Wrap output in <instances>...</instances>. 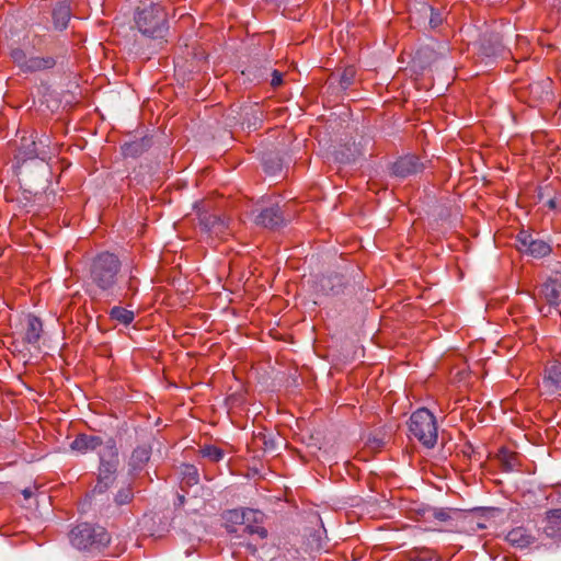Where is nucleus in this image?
<instances>
[{"label":"nucleus","mask_w":561,"mask_h":561,"mask_svg":"<svg viewBox=\"0 0 561 561\" xmlns=\"http://www.w3.org/2000/svg\"><path fill=\"white\" fill-rule=\"evenodd\" d=\"M121 268L118 257L110 252L98 254L90 265V278L102 290H110L116 284V276Z\"/></svg>","instance_id":"obj_1"},{"label":"nucleus","mask_w":561,"mask_h":561,"mask_svg":"<svg viewBox=\"0 0 561 561\" xmlns=\"http://www.w3.org/2000/svg\"><path fill=\"white\" fill-rule=\"evenodd\" d=\"M71 545L78 550L98 551L110 543L105 528L89 523L77 525L69 534Z\"/></svg>","instance_id":"obj_2"},{"label":"nucleus","mask_w":561,"mask_h":561,"mask_svg":"<svg viewBox=\"0 0 561 561\" xmlns=\"http://www.w3.org/2000/svg\"><path fill=\"white\" fill-rule=\"evenodd\" d=\"M409 431L426 448H433L437 443L436 417L426 408L417 409L411 414Z\"/></svg>","instance_id":"obj_3"},{"label":"nucleus","mask_w":561,"mask_h":561,"mask_svg":"<svg viewBox=\"0 0 561 561\" xmlns=\"http://www.w3.org/2000/svg\"><path fill=\"white\" fill-rule=\"evenodd\" d=\"M135 21L139 32L151 38L163 37L168 31L167 14L159 4H150L139 10Z\"/></svg>","instance_id":"obj_4"},{"label":"nucleus","mask_w":561,"mask_h":561,"mask_svg":"<svg viewBox=\"0 0 561 561\" xmlns=\"http://www.w3.org/2000/svg\"><path fill=\"white\" fill-rule=\"evenodd\" d=\"M517 248L520 252L540 259L551 252L550 245L543 240L536 239L528 231H520L517 234Z\"/></svg>","instance_id":"obj_5"},{"label":"nucleus","mask_w":561,"mask_h":561,"mask_svg":"<svg viewBox=\"0 0 561 561\" xmlns=\"http://www.w3.org/2000/svg\"><path fill=\"white\" fill-rule=\"evenodd\" d=\"M199 225L210 238L225 239L229 234L227 221L218 215L208 213L199 215Z\"/></svg>","instance_id":"obj_6"},{"label":"nucleus","mask_w":561,"mask_h":561,"mask_svg":"<svg viewBox=\"0 0 561 561\" xmlns=\"http://www.w3.org/2000/svg\"><path fill=\"white\" fill-rule=\"evenodd\" d=\"M541 386L545 393L561 397V363L554 362L546 368Z\"/></svg>","instance_id":"obj_7"},{"label":"nucleus","mask_w":561,"mask_h":561,"mask_svg":"<svg viewBox=\"0 0 561 561\" xmlns=\"http://www.w3.org/2000/svg\"><path fill=\"white\" fill-rule=\"evenodd\" d=\"M424 165L416 156L408 154L399 158L392 164V172L396 176L408 178L423 170Z\"/></svg>","instance_id":"obj_8"},{"label":"nucleus","mask_w":561,"mask_h":561,"mask_svg":"<svg viewBox=\"0 0 561 561\" xmlns=\"http://www.w3.org/2000/svg\"><path fill=\"white\" fill-rule=\"evenodd\" d=\"M118 462H100L98 482L92 493H104L114 482Z\"/></svg>","instance_id":"obj_9"},{"label":"nucleus","mask_w":561,"mask_h":561,"mask_svg":"<svg viewBox=\"0 0 561 561\" xmlns=\"http://www.w3.org/2000/svg\"><path fill=\"white\" fill-rule=\"evenodd\" d=\"M345 286L344 276L330 274L321 276L317 283V290L325 296H335L343 291Z\"/></svg>","instance_id":"obj_10"},{"label":"nucleus","mask_w":561,"mask_h":561,"mask_svg":"<svg viewBox=\"0 0 561 561\" xmlns=\"http://www.w3.org/2000/svg\"><path fill=\"white\" fill-rule=\"evenodd\" d=\"M254 220L256 225L271 229L279 227L285 221L283 211L277 204L262 209Z\"/></svg>","instance_id":"obj_11"},{"label":"nucleus","mask_w":561,"mask_h":561,"mask_svg":"<svg viewBox=\"0 0 561 561\" xmlns=\"http://www.w3.org/2000/svg\"><path fill=\"white\" fill-rule=\"evenodd\" d=\"M539 296L550 308L558 307L561 304V282L548 279L541 285Z\"/></svg>","instance_id":"obj_12"},{"label":"nucleus","mask_w":561,"mask_h":561,"mask_svg":"<svg viewBox=\"0 0 561 561\" xmlns=\"http://www.w3.org/2000/svg\"><path fill=\"white\" fill-rule=\"evenodd\" d=\"M71 8L68 0L57 3L53 9V23L55 30H66L71 19Z\"/></svg>","instance_id":"obj_13"},{"label":"nucleus","mask_w":561,"mask_h":561,"mask_svg":"<svg viewBox=\"0 0 561 561\" xmlns=\"http://www.w3.org/2000/svg\"><path fill=\"white\" fill-rule=\"evenodd\" d=\"M230 519L234 523L247 525L249 524H262L264 514L261 511L253 508L234 510L229 513Z\"/></svg>","instance_id":"obj_14"},{"label":"nucleus","mask_w":561,"mask_h":561,"mask_svg":"<svg viewBox=\"0 0 561 561\" xmlns=\"http://www.w3.org/2000/svg\"><path fill=\"white\" fill-rule=\"evenodd\" d=\"M102 446L100 436L79 434L70 444V448L81 454L91 451Z\"/></svg>","instance_id":"obj_15"},{"label":"nucleus","mask_w":561,"mask_h":561,"mask_svg":"<svg viewBox=\"0 0 561 561\" xmlns=\"http://www.w3.org/2000/svg\"><path fill=\"white\" fill-rule=\"evenodd\" d=\"M20 156L24 159H35L38 158L41 160H45L48 158V150L38 149L37 141L33 136L30 138H22L21 147H20Z\"/></svg>","instance_id":"obj_16"},{"label":"nucleus","mask_w":561,"mask_h":561,"mask_svg":"<svg viewBox=\"0 0 561 561\" xmlns=\"http://www.w3.org/2000/svg\"><path fill=\"white\" fill-rule=\"evenodd\" d=\"M151 456V447L141 445L136 447L129 459V468L133 473L140 471L145 468Z\"/></svg>","instance_id":"obj_17"},{"label":"nucleus","mask_w":561,"mask_h":561,"mask_svg":"<svg viewBox=\"0 0 561 561\" xmlns=\"http://www.w3.org/2000/svg\"><path fill=\"white\" fill-rule=\"evenodd\" d=\"M43 332V323L39 318L28 314L26 317V328L24 333V341L28 344L35 345L38 343Z\"/></svg>","instance_id":"obj_18"},{"label":"nucleus","mask_w":561,"mask_h":561,"mask_svg":"<svg viewBox=\"0 0 561 561\" xmlns=\"http://www.w3.org/2000/svg\"><path fill=\"white\" fill-rule=\"evenodd\" d=\"M481 54L485 57H496L504 54V46L499 35L483 37L480 46Z\"/></svg>","instance_id":"obj_19"},{"label":"nucleus","mask_w":561,"mask_h":561,"mask_svg":"<svg viewBox=\"0 0 561 561\" xmlns=\"http://www.w3.org/2000/svg\"><path fill=\"white\" fill-rule=\"evenodd\" d=\"M533 540V536L524 527L513 528L506 535V541L516 548H526Z\"/></svg>","instance_id":"obj_20"},{"label":"nucleus","mask_w":561,"mask_h":561,"mask_svg":"<svg viewBox=\"0 0 561 561\" xmlns=\"http://www.w3.org/2000/svg\"><path fill=\"white\" fill-rule=\"evenodd\" d=\"M56 65V60L50 57L31 56L27 57L23 72L31 73L41 70L51 69Z\"/></svg>","instance_id":"obj_21"},{"label":"nucleus","mask_w":561,"mask_h":561,"mask_svg":"<svg viewBox=\"0 0 561 561\" xmlns=\"http://www.w3.org/2000/svg\"><path fill=\"white\" fill-rule=\"evenodd\" d=\"M561 526V510H550L547 512L545 533L549 537H556L559 535Z\"/></svg>","instance_id":"obj_22"},{"label":"nucleus","mask_w":561,"mask_h":561,"mask_svg":"<svg viewBox=\"0 0 561 561\" xmlns=\"http://www.w3.org/2000/svg\"><path fill=\"white\" fill-rule=\"evenodd\" d=\"M181 476L182 482L187 486L196 485L199 481L198 470L194 465H182Z\"/></svg>","instance_id":"obj_23"},{"label":"nucleus","mask_w":561,"mask_h":561,"mask_svg":"<svg viewBox=\"0 0 561 561\" xmlns=\"http://www.w3.org/2000/svg\"><path fill=\"white\" fill-rule=\"evenodd\" d=\"M111 319L124 324L128 325L134 321V312L131 310H127L123 307L116 306L113 307L110 311Z\"/></svg>","instance_id":"obj_24"},{"label":"nucleus","mask_w":561,"mask_h":561,"mask_svg":"<svg viewBox=\"0 0 561 561\" xmlns=\"http://www.w3.org/2000/svg\"><path fill=\"white\" fill-rule=\"evenodd\" d=\"M118 462V451L113 440H108L100 451V462Z\"/></svg>","instance_id":"obj_25"},{"label":"nucleus","mask_w":561,"mask_h":561,"mask_svg":"<svg viewBox=\"0 0 561 561\" xmlns=\"http://www.w3.org/2000/svg\"><path fill=\"white\" fill-rule=\"evenodd\" d=\"M134 499V490L130 484L119 488L114 496V503L117 506L129 504Z\"/></svg>","instance_id":"obj_26"},{"label":"nucleus","mask_w":561,"mask_h":561,"mask_svg":"<svg viewBox=\"0 0 561 561\" xmlns=\"http://www.w3.org/2000/svg\"><path fill=\"white\" fill-rule=\"evenodd\" d=\"M201 454L203 457L208 458L209 460L214 462L220 461L225 453L221 448L214 446V445H205L201 448Z\"/></svg>","instance_id":"obj_27"},{"label":"nucleus","mask_w":561,"mask_h":561,"mask_svg":"<svg viewBox=\"0 0 561 561\" xmlns=\"http://www.w3.org/2000/svg\"><path fill=\"white\" fill-rule=\"evenodd\" d=\"M415 513L420 522L433 524L435 526V507L422 505L415 511Z\"/></svg>","instance_id":"obj_28"},{"label":"nucleus","mask_w":561,"mask_h":561,"mask_svg":"<svg viewBox=\"0 0 561 561\" xmlns=\"http://www.w3.org/2000/svg\"><path fill=\"white\" fill-rule=\"evenodd\" d=\"M355 76H356V69L353 67V66H347L341 77H340V85L343 90H346L348 89L354 80H355Z\"/></svg>","instance_id":"obj_29"},{"label":"nucleus","mask_w":561,"mask_h":561,"mask_svg":"<svg viewBox=\"0 0 561 561\" xmlns=\"http://www.w3.org/2000/svg\"><path fill=\"white\" fill-rule=\"evenodd\" d=\"M12 61L20 68V70L23 72L24 67L26 65L27 55L26 53L21 48H13L10 53Z\"/></svg>","instance_id":"obj_30"},{"label":"nucleus","mask_w":561,"mask_h":561,"mask_svg":"<svg viewBox=\"0 0 561 561\" xmlns=\"http://www.w3.org/2000/svg\"><path fill=\"white\" fill-rule=\"evenodd\" d=\"M244 533L250 535H257L260 538H265L267 535L266 529L262 526V524H247L244 525Z\"/></svg>","instance_id":"obj_31"},{"label":"nucleus","mask_w":561,"mask_h":561,"mask_svg":"<svg viewBox=\"0 0 561 561\" xmlns=\"http://www.w3.org/2000/svg\"><path fill=\"white\" fill-rule=\"evenodd\" d=\"M451 519L450 508H437L435 507V526L442 523H447Z\"/></svg>","instance_id":"obj_32"},{"label":"nucleus","mask_w":561,"mask_h":561,"mask_svg":"<svg viewBox=\"0 0 561 561\" xmlns=\"http://www.w3.org/2000/svg\"><path fill=\"white\" fill-rule=\"evenodd\" d=\"M123 152L125 156H138L141 152V145L137 142L125 144L123 146Z\"/></svg>","instance_id":"obj_33"},{"label":"nucleus","mask_w":561,"mask_h":561,"mask_svg":"<svg viewBox=\"0 0 561 561\" xmlns=\"http://www.w3.org/2000/svg\"><path fill=\"white\" fill-rule=\"evenodd\" d=\"M430 10H431L430 24L433 28H435L443 23V16L439 12L435 11L433 8H430Z\"/></svg>","instance_id":"obj_34"},{"label":"nucleus","mask_w":561,"mask_h":561,"mask_svg":"<svg viewBox=\"0 0 561 561\" xmlns=\"http://www.w3.org/2000/svg\"><path fill=\"white\" fill-rule=\"evenodd\" d=\"M282 82H283V75H282V72H279L277 70H274L273 76H272L271 84L273 87H278V85L282 84Z\"/></svg>","instance_id":"obj_35"},{"label":"nucleus","mask_w":561,"mask_h":561,"mask_svg":"<svg viewBox=\"0 0 561 561\" xmlns=\"http://www.w3.org/2000/svg\"><path fill=\"white\" fill-rule=\"evenodd\" d=\"M37 141L38 149L47 150L49 147V137L46 135H43Z\"/></svg>","instance_id":"obj_36"},{"label":"nucleus","mask_w":561,"mask_h":561,"mask_svg":"<svg viewBox=\"0 0 561 561\" xmlns=\"http://www.w3.org/2000/svg\"><path fill=\"white\" fill-rule=\"evenodd\" d=\"M185 503V497L182 494L178 495L176 502L174 503L175 506H182Z\"/></svg>","instance_id":"obj_37"},{"label":"nucleus","mask_w":561,"mask_h":561,"mask_svg":"<svg viewBox=\"0 0 561 561\" xmlns=\"http://www.w3.org/2000/svg\"><path fill=\"white\" fill-rule=\"evenodd\" d=\"M22 494L24 496L25 500H28L33 496V491L31 489H24L22 491Z\"/></svg>","instance_id":"obj_38"},{"label":"nucleus","mask_w":561,"mask_h":561,"mask_svg":"<svg viewBox=\"0 0 561 561\" xmlns=\"http://www.w3.org/2000/svg\"><path fill=\"white\" fill-rule=\"evenodd\" d=\"M128 289L133 290L134 289V278L130 277L129 282H128Z\"/></svg>","instance_id":"obj_39"},{"label":"nucleus","mask_w":561,"mask_h":561,"mask_svg":"<svg viewBox=\"0 0 561 561\" xmlns=\"http://www.w3.org/2000/svg\"><path fill=\"white\" fill-rule=\"evenodd\" d=\"M549 207L550 208H554L556 207V202L553 199L549 201Z\"/></svg>","instance_id":"obj_40"},{"label":"nucleus","mask_w":561,"mask_h":561,"mask_svg":"<svg viewBox=\"0 0 561 561\" xmlns=\"http://www.w3.org/2000/svg\"><path fill=\"white\" fill-rule=\"evenodd\" d=\"M251 126H253L255 128L256 127V121L253 124H249L248 128H251Z\"/></svg>","instance_id":"obj_41"},{"label":"nucleus","mask_w":561,"mask_h":561,"mask_svg":"<svg viewBox=\"0 0 561 561\" xmlns=\"http://www.w3.org/2000/svg\"><path fill=\"white\" fill-rule=\"evenodd\" d=\"M436 561H440V560H436Z\"/></svg>","instance_id":"obj_42"}]
</instances>
